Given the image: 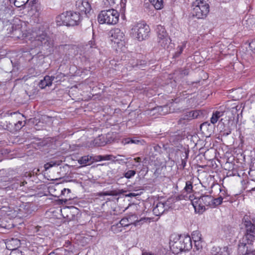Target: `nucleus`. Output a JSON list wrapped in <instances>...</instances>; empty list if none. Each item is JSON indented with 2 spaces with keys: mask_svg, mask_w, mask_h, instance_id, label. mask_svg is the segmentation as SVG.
<instances>
[{
  "mask_svg": "<svg viewBox=\"0 0 255 255\" xmlns=\"http://www.w3.org/2000/svg\"><path fill=\"white\" fill-rule=\"evenodd\" d=\"M239 255H255V250L251 246L238 245Z\"/></svg>",
  "mask_w": 255,
  "mask_h": 255,
  "instance_id": "nucleus-14",
  "label": "nucleus"
},
{
  "mask_svg": "<svg viewBox=\"0 0 255 255\" xmlns=\"http://www.w3.org/2000/svg\"><path fill=\"white\" fill-rule=\"evenodd\" d=\"M91 159V156L89 155L84 156L78 160V163L83 166H86L87 164H89Z\"/></svg>",
  "mask_w": 255,
  "mask_h": 255,
  "instance_id": "nucleus-24",
  "label": "nucleus"
},
{
  "mask_svg": "<svg viewBox=\"0 0 255 255\" xmlns=\"http://www.w3.org/2000/svg\"><path fill=\"white\" fill-rule=\"evenodd\" d=\"M132 195H132V193H130V194L129 195V196H132Z\"/></svg>",
  "mask_w": 255,
  "mask_h": 255,
  "instance_id": "nucleus-53",
  "label": "nucleus"
},
{
  "mask_svg": "<svg viewBox=\"0 0 255 255\" xmlns=\"http://www.w3.org/2000/svg\"><path fill=\"white\" fill-rule=\"evenodd\" d=\"M104 195H109V194L105 193L104 194Z\"/></svg>",
  "mask_w": 255,
  "mask_h": 255,
  "instance_id": "nucleus-50",
  "label": "nucleus"
},
{
  "mask_svg": "<svg viewBox=\"0 0 255 255\" xmlns=\"http://www.w3.org/2000/svg\"><path fill=\"white\" fill-rule=\"evenodd\" d=\"M166 208L165 207V203L158 202L156 204L155 206L153 209V214L155 216H160L162 215L166 210Z\"/></svg>",
  "mask_w": 255,
  "mask_h": 255,
  "instance_id": "nucleus-17",
  "label": "nucleus"
},
{
  "mask_svg": "<svg viewBox=\"0 0 255 255\" xmlns=\"http://www.w3.org/2000/svg\"><path fill=\"white\" fill-rule=\"evenodd\" d=\"M157 41L159 45L163 47L164 48L168 47V45L171 42L170 37H167L165 39H157Z\"/></svg>",
  "mask_w": 255,
  "mask_h": 255,
  "instance_id": "nucleus-21",
  "label": "nucleus"
},
{
  "mask_svg": "<svg viewBox=\"0 0 255 255\" xmlns=\"http://www.w3.org/2000/svg\"><path fill=\"white\" fill-rule=\"evenodd\" d=\"M186 42L184 41L179 45L176 49V51L175 53L174 57H178L183 52L184 48L186 47Z\"/></svg>",
  "mask_w": 255,
  "mask_h": 255,
  "instance_id": "nucleus-25",
  "label": "nucleus"
},
{
  "mask_svg": "<svg viewBox=\"0 0 255 255\" xmlns=\"http://www.w3.org/2000/svg\"><path fill=\"white\" fill-rule=\"evenodd\" d=\"M223 202L224 201L219 196L216 198H213V201L212 202V208H214L221 205Z\"/></svg>",
  "mask_w": 255,
  "mask_h": 255,
  "instance_id": "nucleus-29",
  "label": "nucleus"
},
{
  "mask_svg": "<svg viewBox=\"0 0 255 255\" xmlns=\"http://www.w3.org/2000/svg\"><path fill=\"white\" fill-rule=\"evenodd\" d=\"M225 112V110L216 111L214 112L210 119L211 123L213 125L215 124L219 119L224 116Z\"/></svg>",
  "mask_w": 255,
  "mask_h": 255,
  "instance_id": "nucleus-19",
  "label": "nucleus"
},
{
  "mask_svg": "<svg viewBox=\"0 0 255 255\" xmlns=\"http://www.w3.org/2000/svg\"><path fill=\"white\" fill-rule=\"evenodd\" d=\"M77 10L89 17L93 12L90 2L88 0H78L76 2Z\"/></svg>",
  "mask_w": 255,
  "mask_h": 255,
  "instance_id": "nucleus-12",
  "label": "nucleus"
},
{
  "mask_svg": "<svg viewBox=\"0 0 255 255\" xmlns=\"http://www.w3.org/2000/svg\"><path fill=\"white\" fill-rule=\"evenodd\" d=\"M110 35L112 42L118 47L124 45L125 34L119 28H113L110 31Z\"/></svg>",
  "mask_w": 255,
  "mask_h": 255,
  "instance_id": "nucleus-9",
  "label": "nucleus"
},
{
  "mask_svg": "<svg viewBox=\"0 0 255 255\" xmlns=\"http://www.w3.org/2000/svg\"><path fill=\"white\" fill-rule=\"evenodd\" d=\"M58 164H57L56 162H54V161H50L49 162H48L46 164H44V168L46 170L49 169V168H50L51 167L54 166H55V165H58Z\"/></svg>",
  "mask_w": 255,
  "mask_h": 255,
  "instance_id": "nucleus-34",
  "label": "nucleus"
},
{
  "mask_svg": "<svg viewBox=\"0 0 255 255\" xmlns=\"http://www.w3.org/2000/svg\"><path fill=\"white\" fill-rule=\"evenodd\" d=\"M81 19L78 12L66 11L56 17V21L58 25L75 26L79 24Z\"/></svg>",
  "mask_w": 255,
  "mask_h": 255,
  "instance_id": "nucleus-5",
  "label": "nucleus"
},
{
  "mask_svg": "<svg viewBox=\"0 0 255 255\" xmlns=\"http://www.w3.org/2000/svg\"><path fill=\"white\" fill-rule=\"evenodd\" d=\"M15 128L16 129H20L24 125L21 121H18L16 124H15Z\"/></svg>",
  "mask_w": 255,
  "mask_h": 255,
  "instance_id": "nucleus-39",
  "label": "nucleus"
},
{
  "mask_svg": "<svg viewBox=\"0 0 255 255\" xmlns=\"http://www.w3.org/2000/svg\"><path fill=\"white\" fill-rule=\"evenodd\" d=\"M209 8V5L206 1L196 0L192 4L191 13L193 17L204 19L208 14Z\"/></svg>",
  "mask_w": 255,
  "mask_h": 255,
  "instance_id": "nucleus-8",
  "label": "nucleus"
},
{
  "mask_svg": "<svg viewBox=\"0 0 255 255\" xmlns=\"http://www.w3.org/2000/svg\"><path fill=\"white\" fill-rule=\"evenodd\" d=\"M116 0H104V3L107 6H113L116 3Z\"/></svg>",
  "mask_w": 255,
  "mask_h": 255,
  "instance_id": "nucleus-35",
  "label": "nucleus"
},
{
  "mask_svg": "<svg viewBox=\"0 0 255 255\" xmlns=\"http://www.w3.org/2000/svg\"><path fill=\"white\" fill-rule=\"evenodd\" d=\"M164 108V109H165L166 110H167V107L165 106V107H164V108Z\"/></svg>",
  "mask_w": 255,
  "mask_h": 255,
  "instance_id": "nucleus-51",
  "label": "nucleus"
},
{
  "mask_svg": "<svg viewBox=\"0 0 255 255\" xmlns=\"http://www.w3.org/2000/svg\"><path fill=\"white\" fill-rule=\"evenodd\" d=\"M192 239L193 240L195 247L197 250H199L202 248L201 245V235L198 231H193L192 234Z\"/></svg>",
  "mask_w": 255,
  "mask_h": 255,
  "instance_id": "nucleus-15",
  "label": "nucleus"
},
{
  "mask_svg": "<svg viewBox=\"0 0 255 255\" xmlns=\"http://www.w3.org/2000/svg\"><path fill=\"white\" fill-rule=\"evenodd\" d=\"M67 192L68 194L70 193V190L69 189H67V188H64L62 191H61V194L62 195H64L65 194L66 192Z\"/></svg>",
  "mask_w": 255,
  "mask_h": 255,
  "instance_id": "nucleus-44",
  "label": "nucleus"
},
{
  "mask_svg": "<svg viewBox=\"0 0 255 255\" xmlns=\"http://www.w3.org/2000/svg\"><path fill=\"white\" fill-rule=\"evenodd\" d=\"M188 198L194 208L195 212L199 214L203 213L206 210V206L212 207L213 197L210 195H204L200 197H194V195L186 196Z\"/></svg>",
  "mask_w": 255,
  "mask_h": 255,
  "instance_id": "nucleus-4",
  "label": "nucleus"
},
{
  "mask_svg": "<svg viewBox=\"0 0 255 255\" xmlns=\"http://www.w3.org/2000/svg\"><path fill=\"white\" fill-rule=\"evenodd\" d=\"M10 31L11 37L25 41L29 44V49L42 46L48 50L49 54L53 50V40L47 36L43 27L30 30L27 23L19 20L12 25Z\"/></svg>",
  "mask_w": 255,
  "mask_h": 255,
  "instance_id": "nucleus-1",
  "label": "nucleus"
},
{
  "mask_svg": "<svg viewBox=\"0 0 255 255\" xmlns=\"http://www.w3.org/2000/svg\"><path fill=\"white\" fill-rule=\"evenodd\" d=\"M156 31L157 35V37H159V34L161 35H165L167 34L165 28L160 25H158L157 26Z\"/></svg>",
  "mask_w": 255,
  "mask_h": 255,
  "instance_id": "nucleus-28",
  "label": "nucleus"
},
{
  "mask_svg": "<svg viewBox=\"0 0 255 255\" xmlns=\"http://www.w3.org/2000/svg\"><path fill=\"white\" fill-rule=\"evenodd\" d=\"M185 191H186L187 193H190L193 190V185L191 182L187 181L186 182L185 187L184 188Z\"/></svg>",
  "mask_w": 255,
  "mask_h": 255,
  "instance_id": "nucleus-32",
  "label": "nucleus"
},
{
  "mask_svg": "<svg viewBox=\"0 0 255 255\" xmlns=\"http://www.w3.org/2000/svg\"><path fill=\"white\" fill-rule=\"evenodd\" d=\"M167 37H169L168 34L165 35H161L159 34V36L157 37V39H165Z\"/></svg>",
  "mask_w": 255,
  "mask_h": 255,
  "instance_id": "nucleus-45",
  "label": "nucleus"
},
{
  "mask_svg": "<svg viewBox=\"0 0 255 255\" xmlns=\"http://www.w3.org/2000/svg\"><path fill=\"white\" fill-rule=\"evenodd\" d=\"M133 160L135 161L136 163H140L141 162V159L140 157H136L133 159Z\"/></svg>",
  "mask_w": 255,
  "mask_h": 255,
  "instance_id": "nucleus-47",
  "label": "nucleus"
},
{
  "mask_svg": "<svg viewBox=\"0 0 255 255\" xmlns=\"http://www.w3.org/2000/svg\"><path fill=\"white\" fill-rule=\"evenodd\" d=\"M136 218V216L132 215L128 217L123 218L119 222L120 225L124 228L125 227H128L130 225L133 224L135 226L142 225L144 222H150V220L148 218H141L140 220H136L133 222L132 219Z\"/></svg>",
  "mask_w": 255,
  "mask_h": 255,
  "instance_id": "nucleus-10",
  "label": "nucleus"
},
{
  "mask_svg": "<svg viewBox=\"0 0 255 255\" xmlns=\"http://www.w3.org/2000/svg\"><path fill=\"white\" fill-rule=\"evenodd\" d=\"M136 174V172L133 170H128L124 173V177L127 179H130L133 177Z\"/></svg>",
  "mask_w": 255,
  "mask_h": 255,
  "instance_id": "nucleus-31",
  "label": "nucleus"
},
{
  "mask_svg": "<svg viewBox=\"0 0 255 255\" xmlns=\"http://www.w3.org/2000/svg\"><path fill=\"white\" fill-rule=\"evenodd\" d=\"M10 3H13L17 7H21L25 5L29 0H9Z\"/></svg>",
  "mask_w": 255,
  "mask_h": 255,
  "instance_id": "nucleus-22",
  "label": "nucleus"
},
{
  "mask_svg": "<svg viewBox=\"0 0 255 255\" xmlns=\"http://www.w3.org/2000/svg\"><path fill=\"white\" fill-rule=\"evenodd\" d=\"M32 2L33 4H35V5L32 6V9H34L36 12L37 13V15H39L41 11V6L40 4L38 3L37 0H33Z\"/></svg>",
  "mask_w": 255,
  "mask_h": 255,
  "instance_id": "nucleus-27",
  "label": "nucleus"
},
{
  "mask_svg": "<svg viewBox=\"0 0 255 255\" xmlns=\"http://www.w3.org/2000/svg\"><path fill=\"white\" fill-rule=\"evenodd\" d=\"M220 193L218 196L225 202H230L232 200V197L228 193L227 189L224 186L221 187L219 189Z\"/></svg>",
  "mask_w": 255,
  "mask_h": 255,
  "instance_id": "nucleus-16",
  "label": "nucleus"
},
{
  "mask_svg": "<svg viewBox=\"0 0 255 255\" xmlns=\"http://www.w3.org/2000/svg\"><path fill=\"white\" fill-rule=\"evenodd\" d=\"M64 253V255H74L72 251L64 250V249H60V255L63 254Z\"/></svg>",
  "mask_w": 255,
  "mask_h": 255,
  "instance_id": "nucleus-36",
  "label": "nucleus"
},
{
  "mask_svg": "<svg viewBox=\"0 0 255 255\" xmlns=\"http://www.w3.org/2000/svg\"><path fill=\"white\" fill-rule=\"evenodd\" d=\"M249 176L252 181H255V166L251 167L249 171Z\"/></svg>",
  "mask_w": 255,
  "mask_h": 255,
  "instance_id": "nucleus-30",
  "label": "nucleus"
},
{
  "mask_svg": "<svg viewBox=\"0 0 255 255\" xmlns=\"http://www.w3.org/2000/svg\"><path fill=\"white\" fill-rule=\"evenodd\" d=\"M124 228L120 225L119 223L112 225L111 227V231L114 234H118L123 231Z\"/></svg>",
  "mask_w": 255,
  "mask_h": 255,
  "instance_id": "nucleus-26",
  "label": "nucleus"
},
{
  "mask_svg": "<svg viewBox=\"0 0 255 255\" xmlns=\"http://www.w3.org/2000/svg\"><path fill=\"white\" fill-rule=\"evenodd\" d=\"M179 199H183V198H182V197H179ZM184 199H186V198H184Z\"/></svg>",
  "mask_w": 255,
  "mask_h": 255,
  "instance_id": "nucleus-52",
  "label": "nucleus"
},
{
  "mask_svg": "<svg viewBox=\"0 0 255 255\" xmlns=\"http://www.w3.org/2000/svg\"><path fill=\"white\" fill-rule=\"evenodd\" d=\"M119 13L117 10L109 9L101 11L98 15V20L100 24L114 25L119 21Z\"/></svg>",
  "mask_w": 255,
  "mask_h": 255,
  "instance_id": "nucleus-6",
  "label": "nucleus"
},
{
  "mask_svg": "<svg viewBox=\"0 0 255 255\" xmlns=\"http://www.w3.org/2000/svg\"><path fill=\"white\" fill-rule=\"evenodd\" d=\"M67 218H68V219H69L70 220H74V219H75V217L74 216V217H73L72 219H71V218H69V217H68V215L67 216Z\"/></svg>",
  "mask_w": 255,
  "mask_h": 255,
  "instance_id": "nucleus-49",
  "label": "nucleus"
},
{
  "mask_svg": "<svg viewBox=\"0 0 255 255\" xmlns=\"http://www.w3.org/2000/svg\"><path fill=\"white\" fill-rule=\"evenodd\" d=\"M150 31L149 26L145 22L140 21L133 25L130 34L141 41L148 37Z\"/></svg>",
  "mask_w": 255,
  "mask_h": 255,
  "instance_id": "nucleus-7",
  "label": "nucleus"
},
{
  "mask_svg": "<svg viewBox=\"0 0 255 255\" xmlns=\"http://www.w3.org/2000/svg\"><path fill=\"white\" fill-rule=\"evenodd\" d=\"M243 224L246 229V232L239 245L251 246L255 241V219L246 215L243 219Z\"/></svg>",
  "mask_w": 255,
  "mask_h": 255,
  "instance_id": "nucleus-3",
  "label": "nucleus"
},
{
  "mask_svg": "<svg viewBox=\"0 0 255 255\" xmlns=\"http://www.w3.org/2000/svg\"><path fill=\"white\" fill-rule=\"evenodd\" d=\"M96 159L97 161H103V160H112L115 159V157L111 154H107L105 155H98L96 157Z\"/></svg>",
  "mask_w": 255,
  "mask_h": 255,
  "instance_id": "nucleus-23",
  "label": "nucleus"
},
{
  "mask_svg": "<svg viewBox=\"0 0 255 255\" xmlns=\"http://www.w3.org/2000/svg\"><path fill=\"white\" fill-rule=\"evenodd\" d=\"M149 1L156 9H161L163 7V0H149Z\"/></svg>",
  "mask_w": 255,
  "mask_h": 255,
  "instance_id": "nucleus-20",
  "label": "nucleus"
},
{
  "mask_svg": "<svg viewBox=\"0 0 255 255\" xmlns=\"http://www.w3.org/2000/svg\"><path fill=\"white\" fill-rule=\"evenodd\" d=\"M127 0H121L120 5L122 8H125L126 5V2Z\"/></svg>",
  "mask_w": 255,
  "mask_h": 255,
  "instance_id": "nucleus-43",
  "label": "nucleus"
},
{
  "mask_svg": "<svg viewBox=\"0 0 255 255\" xmlns=\"http://www.w3.org/2000/svg\"><path fill=\"white\" fill-rule=\"evenodd\" d=\"M249 48L252 51H255V41H252L249 43Z\"/></svg>",
  "mask_w": 255,
  "mask_h": 255,
  "instance_id": "nucleus-38",
  "label": "nucleus"
},
{
  "mask_svg": "<svg viewBox=\"0 0 255 255\" xmlns=\"http://www.w3.org/2000/svg\"><path fill=\"white\" fill-rule=\"evenodd\" d=\"M139 140L137 139H132L130 138H127L126 139V143H136L137 144L139 142Z\"/></svg>",
  "mask_w": 255,
  "mask_h": 255,
  "instance_id": "nucleus-37",
  "label": "nucleus"
},
{
  "mask_svg": "<svg viewBox=\"0 0 255 255\" xmlns=\"http://www.w3.org/2000/svg\"><path fill=\"white\" fill-rule=\"evenodd\" d=\"M29 208H30V205H25L24 209L26 210V214H29L32 213V210H31Z\"/></svg>",
  "mask_w": 255,
  "mask_h": 255,
  "instance_id": "nucleus-40",
  "label": "nucleus"
},
{
  "mask_svg": "<svg viewBox=\"0 0 255 255\" xmlns=\"http://www.w3.org/2000/svg\"><path fill=\"white\" fill-rule=\"evenodd\" d=\"M16 113H10V115H12V114H15Z\"/></svg>",
  "mask_w": 255,
  "mask_h": 255,
  "instance_id": "nucleus-54",
  "label": "nucleus"
},
{
  "mask_svg": "<svg viewBox=\"0 0 255 255\" xmlns=\"http://www.w3.org/2000/svg\"><path fill=\"white\" fill-rule=\"evenodd\" d=\"M5 244L6 249L11 251L10 255H22L21 252L17 250V249L19 248L21 245L20 240L14 238L7 239L5 242Z\"/></svg>",
  "mask_w": 255,
  "mask_h": 255,
  "instance_id": "nucleus-11",
  "label": "nucleus"
},
{
  "mask_svg": "<svg viewBox=\"0 0 255 255\" xmlns=\"http://www.w3.org/2000/svg\"><path fill=\"white\" fill-rule=\"evenodd\" d=\"M88 45L90 48H96L95 41L94 40H91L89 42Z\"/></svg>",
  "mask_w": 255,
  "mask_h": 255,
  "instance_id": "nucleus-41",
  "label": "nucleus"
},
{
  "mask_svg": "<svg viewBox=\"0 0 255 255\" xmlns=\"http://www.w3.org/2000/svg\"><path fill=\"white\" fill-rule=\"evenodd\" d=\"M243 182L245 183V184H246V183L247 185L249 184V182L248 181H244ZM244 189H248V185H246V186H244Z\"/></svg>",
  "mask_w": 255,
  "mask_h": 255,
  "instance_id": "nucleus-48",
  "label": "nucleus"
},
{
  "mask_svg": "<svg viewBox=\"0 0 255 255\" xmlns=\"http://www.w3.org/2000/svg\"><path fill=\"white\" fill-rule=\"evenodd\" d=\"M48 255H60V249H57L55 250L54 252H52L49 254Z\"/></svg>",
  "mask_w": 255,
  "mask_h": 255,
  "instance_id": "nucleus-42",
  "label": "nucleus"
},
{
  "mask_svg": "<svg viewBox=\"0 0 255 255\" xmlns=\"http://www.w3.org/2000/svg\"><path fill=\"white\" fill-rule=\"evenodd\" d=\"M201 115L199 111H193L189 113V116L193 119L197 118Z\"/></svg>",
  "mask_w": 255,
  "mask_h": 255,
  "instance_id": "nucleus-33",
  "label": "nucleus"
},
{
  "mask_svg": "<svg viewBox=\"0 0 255 255\" xmlns=\"http://www.w3.org/2000/svg\"><path fill=\"white\" fill-rule=\"evenodd\" d=\"M54 79V77L53 76H45L44 79L40 81L39 83V87L41 89H44L47 86H50L52 84Z\"/></svg>",
  "mask_w": 255,
  "mask_h": 255,
  "instance_id": "nucleus-18",
  "label": "nucleus"
},
{
  "mask_svg": "<svg viewBox=\"0 0 255 255\" xmlns=\"http://www.w3.org/2000/svg\"><path fill=\"white\" fill-rule=\"evenodd\" d=\"M30 249L34 252L36 251L37 249L40 250L47 245L45 238L40 237L37 235H34L30 239Z\"/></svg>",
  "mask_w": 255,
  "mask_h": 255,
  "instance_id": "nucleus-13",
  "label": "nucleus"
},
{
  "mask_svg": "<svg viewBox=\"0 0 255 255\" xmlns=\"http://www.w3.org/2000/svg\"><path fill=\"white\" fill-rule=\"evenodd\" d=\"M169 245L171 251L174 254L189 251L192 247L191 238L188 235H172Z\"/></svg>",
  "mask_w": 255,
  "mask_h": 255,
  "instance_id": "nucleus-2",
  "label": "nucleus"
},
{
  "mask_svg": "<svg viewBox=\"0 0 255 255\" xmlns=\"http://www.w3.org/2000/svg\"><path fill=\"white\" fill-rule=\"evenodd\" d=\"M142 255H156L154 254V253H152L150 252L145 251V252H142Z\"/></svg>",
  "mask_w": 255,
  "mask_h": 255,
  "instance_id": "nucleus-46",
  "label": "nucleus"
}]
</instances>
